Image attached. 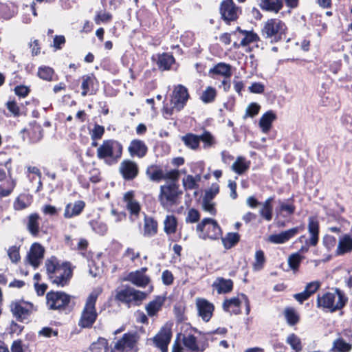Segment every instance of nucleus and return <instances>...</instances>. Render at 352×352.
Listing matches in <instances>:
<instances>
[{
	"mask_svg": "<svg viewBox=\"0 0 352 352\" xmlns=\"http://www.w3.org/2000/svg\"><path fill=\"white\" fill-rule=\"evenodd\" d=\"M91 229L100 235H104L108 230L107 224L100 220L94 219L89 221Z\"/></svg>",
	"mask_w": 352,
	"mask_h": 352,
	"instance_id": "48",
	"label": "nucleus"
},
{
	"mask_svg": "<svg viewBox=\"0 0 352 352\" xmlns=\"http://www.w3.org/2000/svg\"><path fill=\"white\" fill-rule=\"evenodd\" d=\"M286 26L279 19H269L261 30V34L263 37L269 38L271 43H276L281 39L285 34Z\"/></svg>",
	"mask_w": 352,
	"mask_h": 352,
	"instance_id": "8",
	"label": "nucleus"
},
{
	"mask_svg": "<svg viewBox=\"0 0 352 352\" xmlns=\"http://www.w3.org/2000/svg\"><path fill=\"white\" fill-rule=\"evenodd\" d=\"M72 276V271L67 263L61 264L56 272L52 275L50 280L53 284L63 287L66 285Z\"/></svg>",
	"mask_w": 352,
	"mask_h": 352,
	"instance_id": "14",
	"label": "nucleus"
},
{
	"mask_svg": "<svg viewBox=\"0 0 352 352\" xmlns=\"http://www.w3.org/2000/svg\"><path fill=\"white\" fill-rule=\"evenodd\" d=\"M214 287L218 294H227L233 289V281L231 279H226L222 277H218L212 283Z\"/></svg>",
	"mask_w": 352,
	"mask_h": 352,
	"instance_id": "24",
	"label": "nucleus"
},
{
	"mask_svg": "<svg viewBox=\"0 0 352 352\" xmlns=\"http://www.w3.org/2000/svg\"><path fill=\"white\" fill-rule=\"evenodd\" d=\"M146 296V293L126 286L116 292V299L126 304L135 302V305H139Z\"/></svg>",
	"mask_w": 352,
	"mask_h": 352,
	"instance_id": "9",
	"label": "nucleus"
},
{
	"mask_svg": "<svg viewBox=\"0 0 352 352\" xmlns=\"http://www.w3.org/2000/svg\"><path fill=\"white\" fill-rule=\"evenodd\" d=\"M241 301L238 298H231L226 300L223 303V308L226 311L238 314L240 312Z\"/></svg>",
	"mask_w": 352,
	"mask_h": 352,
	"instance_id": "35",
	"label": "nucleus"
},
{
	"mask_svg": "<svg viewBox=\"0 0 352 352\" xmlns=\"http://www.w3.org/2000/svg\"><path fill=\"white\" fill-rule=\"evenodd\" d=\"M347 301L348 298L344 292L339 289H336L334 292H327L322 296L318 295L317 306L334 312L342 309Z\"/></svg>",
	"mask_w": 352,
	"mask_h": 352,
	"instance_id": "2",
	"label": "nucleus"
},
{
	"mask_svg": "<svg viewBox=\"0 0 352 352\" xmlns=\"http://www.w3.org/2000/svg\"><path fill=\"white\" fill-rule=\"evenodd\" d=\"M240 239V235L236 232H230L224 238H222V243L226 249H230L234 247Z\"/></svg>",
	"mask_w": 352,
	"mask_h": 352,
	"instance_id": "44",
	"label": "nucleus"
},
{
	"mask_svg": "<svg viewBox=\"0 0 352 352\" xmlns=\"http://www.w3.org/2000/svg\"><path fill=\"white\" fill-rule=\"evenodd\" d=\"M303 226H296L287 230L281 232L279 234L270 235L268 238V241L275 244L285 243L290 239L295 236L300 231L303 230Z\"/></svg>",
	"mask_w": 352,
	"mask_h": 352,
	"instance_id": "17",
	"label": "nucleus"
},
{
	"mask_svg": "<svg viewBox=\"0 0 352 352\" xmlns=\"http://www.w3.org/2000/svg\"><path fill=\"white\" fill-rule=\"evenodd\" d=\"M276 118V114L272 111H267L259 120V126L264 133H267L272 126V122Z\"/></svg>",
	"mask_w": 352,
	"mask_h": 352,
	"instance_id": "32",
	"label": "nucleus"
},
{
	"mask_svg": "<svg viewBox=\"0 0 352 352\" xmlns=\"http://www.w3.org/2000/svg\"><path fill=\"white\" fill-rule=\"evenodd\" d=\"M209 75L214 78L216 76L230 78L232 76L231 66L225 63H219L209 70Z\"/></svg>",
	"mask_w": 352,
	"mask_h": 352,
	"instance_id": "22",
	"label": "nucleus"
},
{
	"mask_svg": "<svg viewBox=\"0 0 352 352\" xmlns=\"http://www.w3.org/2000/svg\"><path fill=\"white\" fill-rule=\"evenodd\" d=\"M104 133V126L99 124H95L92 131L91 132V138L92 140H100L102 138Z\"/></svg>",
	"mask_w": 352,
	"mask_h": 352,
	"instance_id": "55",
	"label": "nucleus"
},
{
	"mask_svg": "<svg viewBox=\"0 0 352 352\" xmlns=\"http://www.w3.org/2000/svg\"><path fill=\"white\" fill-rule=\"evenodd\" d=\"M146 175L151 182H159L163 180L164 170L157 164H151L146 169Z\"/></svg>",
	"mask_w": 352,
	"mask_h": 352,
	"instance_id": "27",
	"label": "nucleus"
},
{
	"mask_svg": "<svg viewBox=\"0 0 352 352\" xmlns=\"http://www.w3.org/2000/svg\"><path fill=\"white\" fill-rule=\"evenodd\" d=\"M273 200V197H269L265 200V201L261 204L262 206V208L259 210V214L263 219H265L267 221H271L272 219Z\"/></svg>",
	"mask_w": 352,
	"mask_h": 352,
	"instance_id": "34",
	"label": "nucleus"
},
{
	"mask_svg": "<svg viewBox=\"0 0 352 352\" xmlns=\"http://www.w3.org/2000/svg\"><path fill=\"white\" fill-rule=\"evenodd\" d=\"M284 316L290 326L296 325L300 320L299 315L293 307H286L284 310Z\"/></svg>",
	"mask_w": 352,
	"mask_h": 352,
	"instance_id": "42",
	"label": "nucleus"
},
{
	"mask_svg": "<svg viewBox=\"0 0 352 352\" xmlns=\"http://www.w3.org/2000/svg\"><path fill=\"white\" fill-rule=\"evenodd\" d=\"M261 109V106L256 102L250 103L246 108L245 114L243 118L245 119L248 117L253 118L256 116Z\"/></svg>",
	"mask_w": 352,
	"mask_h": 352,
	"instance_id": "53",
	"label": "nucleus"
},
{
	"mask_svg": "<svg viewBox=\"0 0 352 352\" xmlns=\"http://www.w3.org/2000/svg\"><path fill=\"white\" fill-rule=\"evenodd\" d=\"M165 298L164 297L157 296L155 298L151 301L146 307V310L149 316H154L157 313L161 310Z\"/></svg>",
	"mask_w": 352,
	"mask_h": 352,
	"instance_id": "30",
	"label": "nucleus"
},
{
	"mask_svg": "<svg viewBox=\"0 0 352 352\" xmlns=\"http://www.w3.org/2000/svg\"><path fill=\"white\" fill-rule=\"evenodd\" d=\"M128 280L133 284L141 287H146L149 282L148 277L139 271L130 273L128 276Z\"/></svg>",
	"mask_w": 352,
	"mask_h": 352,
	"instance_id": "31",
	"label": "nucleus"
},
{
	"mask_svg": "<svg viewBox=\"0 0 352 352\" xmlns=\"http://www.w3.org/2000/svg\"><path fill=\"white\" fill-rule=\"evenodd\" d=\"M139 338L140 336L136 332L124 333L115 344V349L120 351L126 350L137 352L138 351L137 343Z\"/></svg>",
	"mask_w": 352,
	"mask_h": 352,
	"instance_id": "11",
	"label": "nucleus"
},
{
	"mask_svg": "<svg viewBox=\"0 0 352 352\" xmlns=\"http://www.w3.org/2000/svg\"><path fill=\"white\" fill-rule=\"evenodd\" d=\"M157 232V223L151 217H145L144 226V235L152 236Z\"/></svg>",
	"mask_w": 352,
	"mask_h": 352,
	"instance_id": "36",
	"label": "nucleus"
},
{
	"mask_svg": "<svg viewBox=\"0 0 352 352\" xmlns=\"http://www.w3.org/2000/svg\"><path fill=\"white\" fill-rule=\"evenodd\" d=\"M182 343L186 349L192 352H204L208 346L207 340H198L191 334L184 335Z\"/></svg>",
	"mask_w": 352,
	"mask_h": 352,
	"instance_id": "15",
	"label": "nucleus"
},
{
	"mask_svg": "<svg viewBox=\"0 0 352 352\" xmlns=\"http://www.w3.org/2000/svg\"><path fill=\"white\" fill-rule=\"evenodd\" d=\"M200 179L199 175H197L196 177H193L190 175H187L182 180L184 188L186 190L197 189L198 188L197 182H199Z\"/></svg>",
	"mask_w": 352,
	"mask_h": 352,
	"instance_id": "47",
	"label": "nucleus"
},
{
	"mask_svg": "<svg viewBox=\"0 0 352 352\" xmlns=\"http://www.w3.org/2000/svg\"><path fill=\"white\" fill-rule=\"evenodd\" d=\"M71 296L63 292H49L46 294V304L49 309L65 311L70 310L72 307Z\"/></svg>",
	"mask_w": 352,
	"mask_h": 352,
	"instance_id": "5",
	"label": "nucleus"
},
{
	"mask_svg": "<svg viewBox=\"0 0 352 352\" xmlns=\"http://www.w3.org/2000/svg\"><path fill=\"white\" fill-rule=\"evenodd\" d=\"M203 207L206 211L210 212L211 214L214 215L216 214L217 211L214 208V204L210 200L204 199L203 200Z\"/></svg>",
	"mask_w": 352,
	"mask_h": 352,
	"instance_id": "63",
	"label": "nucleus"
},
{
	"mask_svg": "<svg viewBox=\"0 0 352 352\" xmlns=\"http://www.w3.org/2000/svg\"><path fill=\"white\" fill-rule=\"evenodd\" d=\"M182 141L189 148L195 150L199 146V135L189 133L186 135L182 136Z\"/></svg>",
	"mask_w": 352,
	"mask_h": 352,
	"instance_id": "40",
	"label": "nucleus"
},
{
	"mask_svg": "<svg viewBox=\"0 0 352 352\" xmlns=\"http://www.w3.org/2000/svg\"><path fill=\"white\" fill-rule=\"evenodd\" d=\"M323 244L329 250H331L336 245V239L333 236L327 234L323 238Z\"/></svg>",
	"mask_w": 352,
	"mask_h": 352,
	"instance_id": "59",
	"label": "nucleus"
},
{
	"mask_svg": "<svg viewBox=\"0 0 352 352\" xmlns=\"http://www.w3.org/2000/svg\"><path fill=\"white\" fill-rule=\"evenodd\" d=\"M119 173L125 181H131L139 174L138 164L131 160H123L119 166Z\"/></svg>",
	"mask_w": 352,
	"mask_h": 352,
	"instance_id": "12",
	"label": "nucleus"
},
{
	"mask_svg": "<svg viewBox=\"0 0 352 352\" xmlns=\"http://www.w3.org/2000/svg\"><path fill=\"white\" fill-rule=\"evenodd\" d=\"M219 12L222 19L228 24L235 21L241 13V10L236 6L233 0H223L220 4Z\"/></svg>",
	"mask_w": 352,
	"mask_h": 352,
	"instance_id": "10",
	"label": "nucleus"
},
{
	"mask_svg": "<svg viewBox=\"0 0 352 352\" xmlns=\"http://www.w3.org/2000/svg\"><path fill=\"white\" fill-rule=\"evenodd\" d=\"M182 195V191L179 190V184L170 182L160 186L158 199L161 206L164 209L169 210L173 206L179 204Z\"/></svg>",
	"mask_w": 352,
	"mask_h": 352,
	"instance_id": "3",
	"label": "nucleus"
},
{
	"mask_svg": "<svg viewBox=\"0 0 352 352\" xmlns=\"http://www.w3.org/2000/svg\"><path fill=\"white\" fill-rule=\"evenodd\" d=\"M197 231L199 232V238L204 240L206 239L216 240L222 235L221 229L217 221L210 218H205L198 223Z\"/></svg>",
	"mask_w": 352,
	"mask_h": 352,
	"instance_id": "6",
	"label": "nucleus"
},
{
	"mask_svg": "<svg viewBox=\"0 0 352 352\" xmlns=\"http://www.w3.org/2000/svg\"><path fill=\"white\" fill-rule=\"evenodd\" d=\"M308 232L311 236L306 240V244L316 246L318 243L319 222L315 217H309L308 219Z\"/></svg>",
	"mask_w": 352,
	"mask_h": 352,
	"instance_id": "20",
	"label": "nucleus"
},
{
	"mask_svg": "<svg viewBox=\"0 0 352 352\" xmlns=\"http://www.w3.org/2000/svg\"><path fill=\"white\" fill-rule=\"evenodd\" d=\"M128 151L131 157L142 158L146 155L148 147L144 141L134 139L130 142Z\"/></svg>",
	"mask_w": 352,
	"mask_h": 352,
	"instance_id": "19",
	"label": "nucleus"
},
{
	"mask_svg": "<svg viewBox=\"0 0 352 352\" xmlns=\"http://www.w3.org/2000/svg\"><path fill=\"white\" fill-rule=\"evenodd\" d=\"M320 287V282L319 281H313L308 283L305 290L311 296L314 294Z\"/></svg>",
	"mask_w": 352,
	"mask_h": 352,
	"instance_id": "61",
	"label": "nucleus"
},
{
	"mask_svg": "<svg viewBox=\"0 0 352 352\" xmlns=\"http://www.w3.org/2000/svg\"><path fill=\"white\" fill-rule=\"evenodd\" d=\"M304 259V256H301L300 252L292 254L289 256L287 262L290 269L295 273L298 270L300 264Z\"/></svg>",
	"mask_w": 352,
	"mask_h": 352,
	"instance_id": "45",
	"label": "nucleus"
},
{
	"mask_svg": "<svg viewBox=\"0 0 352 352\" xmlns=\"http://www.w3.org/2000/svg\"><path fill=\"white\" fill-rule=\"evenodd\" d=\"M217 96V91L212 87H208L202 93L200 99L204 103H210L214 101Z\"/></svg>",
	"mask_w": 352,
	"mask_h": 352,
	"instance_id": "49",
	"label": "nucleus"
},
{
	"mask_svg": "<svg viewBox=\"0 0 352 352\" xmlns=\"http://www.w3.org/2000/svg\"><path fill=\"white\" fill-rule=\"evenodd\" d=\"M295 206L293 204H287L285 203H281L280 204V212H285L286 214H283V217L291 215L295 212Z\"/></svg>",
	"mask_w": 352,
	"mask_h": 352,
	"instance_id": "60",
	"label": "nucleus"
},
{
	"mask_svg": "<svg viewBox=\"0 0 352 352\" xmlns=\"http://www.w3.org/2000/svg\"><path fill=\"white\" fill-rule=\"evenodd\" d=\"M33 305L25 301L13 302L10 305V310L13 316L19 321L28 318L32 313Z\"/></svg>",
	"mask_w": 352,
	"mask_h": 352,
	"instance_id": "13",
	"label": "nucleus"
},
{
	"mask_svg": "<svg viewBox=\"0 0 352 352\" xmlns=\"http://www.w3.org/2000/svg\"><path fill=\"white\" fill-rule=\"evenodd\" d=\"M54 71L52 68L47 66L40 67L38 69V76L40 78L47 80H54Z\"/></svg>",
	"mask_w": 352,
	"mask_h": 352,
	"instance_id": "51",
	"label": "nucleus"
},
{
	"mask_svg": "<svg viewBox=\"0 0 352 352\" xmlns=\"http://www.w3.org/2000/svg\"><path fill=\"white\" fill-rule=\"evenodd\" d=\"M172 337L169 329L164 328L154 337L153 342L155 346L162 350V352H167L168 345Z\"/></svg>",
	"mask_w": 352,
	"mask_h": 352,
	"instance_id": "18",
	"label": "nucleus"
},
{
	"mask_svg": "<svg viewBox=\"0 0 352 352\" xmlns=\"http://www.w3.org/2000/svg\"><path fill=\"white\" fill-rule=\"evenodd\" d=\"M199 316L206 322L210 320L214 311V305L205 299L197 300Z\"/></svg>",
	"mask_w": 352,
	"mask_h": 352,
	"instance_id": "21",
	"label": "nucleus"
},
{
	"mask_svg": "<svg viewBox=\"0 0 352 352\" xmlns=\"http://www.w3.org/2000/svg\"><path fill=\"white\" fill-rule=\"evenodd\" d=\"M123 146L116 140H105L97 148V157L109 165L118 163L122 155Z\"/></svg>",
	"mask_w": 352,
	"mask_h": 352,
	"instance_id": "1",
	"label": "nucleus"
},
{
	"mask_svg": "<svg viewBox=\"0 0 352 352\" xmlns=\"http://www.w3.org/2000/svg\"><path fill=\"white\" fill-rule=\"evenodd\" d=\"M41 217L37 213L30 214L27 217L26 228L33 236H37L39 234V225Z\"/></svg>",
	"mask_w": 352,
	"mask_h": 352,
	"instance_id": "25",
	"label": "nucleus"
},
{
	"mask_svg": "<svg viewBox=\"0 0 352 352\" xmlns=\"http://www.w3.org/2000/svg\"><path fill=\"white\" fill-rule=\"evenodd\" d=\"M189 98V94L186 87L182 85H179L174 89L171 98V107H164V113L171 116L173 111H181L186 105Z\"/></svg>",
	"mask_w": 352,
	"mask_h": 352,
	"instance_id": "7",
	"label": "nucleus"
},
{
	"mask_svg": "<svg viewBox=\"0 0 352 352\" xmlns=\"http://www.w3.org/2000/svg\"><path fill=\"white\" fill-rule=\"evenodd\" d=\"M124 201L126 203V208L132 215L138 216L140 210L139 203L134 199V192L129 191L124 195Z\"/></svg>",
	"mask_w": 352,
	"mask_h": 352,
	"instance_id": "23",
	"label": "nucleus"
},
{
	"mask_svg": "<svg viewBox=\"0 0 352 352\" xmlns=\"http://www.w3.org/2000/svg\"><path fill=\"white\" fill-rule=\"evenodd\" d=\"M85 204L83 201H77L73 205L68 204L65 209L64 217L66 219L79 215L83 210Z\"/></svg>",
	"mask_w": 352,
	"mask_h": 352,
	"instance_id": "26",
	"label": "nucleus"
},
{
	"mask_svg": "<svg viewBox=\"0 0 352 352\" xmlns=\"http://www.w3.org/2000/svg\"><path fill=\"white\" fill-rule=\"evenodd\" d=\"M262 10L278 13L283 7V0H261Z\"/></svg>",
	"mask_w": 352,
	"mask_h": 352,
	"instance_id": "29",
	"label": "nucleus"
},
{
	"mask_svg": "<svg viewBox=\"0 0 352 352\" xmlns=\"http://www.w3.org/2000/svg\"><path fill=\"white\" fill-rule=\"evenodd\" d=\"M45 265L50 278L52 276V275H53L56 272V271L59 267H60L61 264L58 263L56 257L52 256L51 258H47L45 261Z\"/></svg>",
	"mask_w": 352,
	"mask_h": 352,
	"instance_id": "46",
	"label": "nucleus"
},
{
	"mask_svg": "<svg viewBox=\"0 0 352 352\" xmlns=\"http://www.w3.org/2000/svg\"><path fill=\"white\" fill-rule=\"evenodd\" d=\"M42 212L46 215L56 216L58 214L59 210L52 205H45L41 209Z\"/></svg>",
	"mask_w": 352,
	"mask_h": 352,
	"instance_id": "62",
	"label": "nucleus"
},
{
	"mask_svg": "<svg viewBox=\"0 0 352 352\" xmlns=\"http://www.w3.org/2000/svg\"><path fill=\"white\" fill-rule=\"evenodd\" d=\"M28 204L25 203L22 196L18 197L14 202V208L16 210H21L28 208Z\"/></svg>",
	"mask_w": 352,
	"mask_h": 352,
	"instance_id": "64",
	"label": "nucleus"
},
{
	"mask_svg": "<svg viewBox=\"0 0 352 352\" xmlns=\"http://www.w3.org/2000/svg\"><path fill=\"white\" fill-rule=\"evenodd\" d=\"M243 35H244V38L241 40L240 44L234 43V47L238 48L240 45L246 46L250 43L259 41V36L253 31H244L243 32Z\"/></svg>",
	"mask_w": 352,
	"mask_h": 352,
	"instance_id": "41",
	"label": "nucleus"
},
{
	"mask_svg": "<svg viewBox=\"0 0 352 352\" xmlns=\"http://www.w3.org/2000/svg\"><path fill=\"white\" fill-rule=\"evenodd\" d=\"M200 214L198 210L191 208L188 210L187 217H186V222L187 223H196L199 220Z\"/></svg>",
	"mask_w": 352,
	"mask_h": 352,
	"instance_id": "58",
	"label": "nucleus"
},
{
	"mask_svg": "<svg viewBox=\"0 0 352 352\" xmlns=\"http://www.w3.org/2000/svg\"><path fill=\"white\" fill-rule=\"evenodd\" d=\"M179 177V171L178 170H171L170 171H167L166 173L164 172V180H170L171 182L177 183Z\"/></svg>",
	"mask_w": 352,
	"mask_h": 352,
	"instance_id": "57",
	"label": "nucleus"
},
{
	"mask_svg": "<svg viewBox=\"0 0 352 352\" xmlns=\"http://www.w3.org/2000/svg\"><path fill=\"white\" fill-rule=\"evenodd\" d=\"M8 254L12 262L17 263L21 258L19 254V248L15 245L10 247L8 250Z\"/></svg>",
	"mask_w": 352,
	"mask_h": 352,
	"instance_id": "56",
	"label": "nucleus"
},
{
	"mask_svg": "<svg viewBox=\"0 0 352 352\" xmlns=\"http://www.w3.org/2000/svg\"><path fill=\"white\" fill-rule=\"evenodd\" d=\"M352 349V344L346 342L341 337L336 339L331 349L333 352H349Z\"/></svg>",
	"mask_w": 352,
	"mask_h": 352,
	"instance_id": "38",
	"label": "nucleus"
},
{
	"mask_svg": "<svg viewBox=\"0 0 352 352\" xmlns=\"http://www.w3.org/2000/svg\"><path fill=\"white\" fill-rule=\"evenodd\" d=\"M175 58L167 53H163L158 55L157 65L160 69L162 71L168 70L170 66L174 63Z\"/></svg>",
	"mask_w": 352,
	"mask_h": 352,
	"instance_id": "33",
	"label": "nucleus"
},
{
	"mask_svg": "<svg viewBox=\"0 0 352 352\" xmlns=\"http://www.w3.org/2000/svg\"><path fill=\"white\" fill-rule=\"evenodd\" d=\"M265 262L264 252L262 250H258L255 254V262L254 268L255 270H260L263 268Z\"/></svg>",
	"mask_w": 352,
	"mask_h": 352,
	"instance_id": "54",
	"label": "nucleus"
},
{
	"mask_svg": "<svg viewBox=\"0 0 352 352\" xmlns=\"http://www.w3.org/2000/svg\"><path fill=\"white\" fill-rule=\"evenodd\" d=\"M164 230L167 234H173L176 232L177 221L175 216L167 215L164 221Z\"/></svg>",
	"mask_w": 352,
	"mask_h": 352,
	"instance_id": "43",
	"label": "nucleus"
},
{
	"mask_svg": "<svg viewBox=\"0 0 352 352\" xmlns=\"http://www.w3.org/2000/svg\"><path fill=\"white\" fill-rule=\"evenodd\" d=\"M44 253L45 249L40 243H33L27 256L28 263L34 269L38 268L43 259Z\"/></svg>",
	"mask_w": 352,
	"mask_h": 352,
	"instance_id": "16",
	"label": "nucleus"
},
{
	"mask_svg": "<svg viewBox=\"0 0 352 352\" xmlns=\"http://www.w3.org/2000/svg\"><path fill=\"white\" fill-rule=\"evenodd\" d=\"M16 186V181L10 177L0 184V199L9 196Z\"/></svg>",
	"mask_w": 352,
	"mask_h": 352,
	"instance_id": "37",
	"label": "nucleus"
},
{
	"mask_svg": "<svg viewBox=\"0 0 352 352\" xmlns=\"http://www.w3.org/2000/svg\"><path fill=\"white\" fill-rule=\"evenodd\" d=\"M352 251V237L349 234H344L340 239L336 250L337 255H343Z\"/></svg>",
	"mask_w": 352,
	"mask_h": 352,
	"instance_id": "28",
	"label": "nucleus"
},
{
	"mask_svg": "<svg viewBox=\"0 0 352 352\" xmlns=\"http://www.w3.org/2000/svg\"><path fill=\"white\" fill-rule=\"evenodd\" d=\"M98 296L97 293L91 292L88 296L79 321L80 327L89 328L95 322L98 316L96 310Z\"/></svg>",
	"mask_w": 352,
	"mask_h": 352,
	"instance_id": "4",
	"label": "nucleus"
},
{
	"mask_svg": "<svg viewBox=\"0 0 352 352\" xmlns=\"http://www.w3.org/2000/svg\"><path fill=\"white\" fill-rule=\"evenodd\" d=\"M250 162H247L243 157H238L236 160L232 164V169L236 173L241 175L250 168Z\"/></svg>",
	"mask_w": 352,
	"mask_h": 352,
	"instance_id": "39",
	"label": "nucleus"
},
{
	"mask_svg": "<svg viewBox=\"0 0 352 352\" xmlns=\"http://www.w3.org/2000/svg\"><path fill=\"white\" fill-rule=\"evenodd\" d=\"M93 83H94V77L93 76L86 75V76H83L82 77L81 87H82V91L81 92V95L82 96H86L87 95V93L89 91V88L91 86L93 85Z\"/></svg>",
	"mask_w": 352,
	"mask_h": 352,
	"instance_id": "52",
	"label": "nucleus"
},
{
	"mask_svg": "<svg viewBox=\"0 0 352 352\" xmlns=\"http://www.w3.org/2000/svg\"><path fill=\"white\" fill-rule=\"evenodd\" d=\"M199 140L204 143V148L212 147L216 144L214 137L208 131H204L202 134L199 135Z\"/></svg>",
	"mask_w": 352,
	"mask_h": 352,
	"instance_id": "50",
	"label": "nucleus"
}]
</instances>
